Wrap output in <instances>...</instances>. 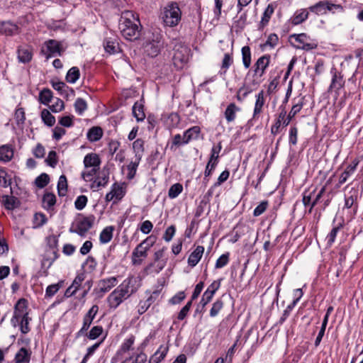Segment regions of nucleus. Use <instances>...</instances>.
<instances>
[{
  "label": "nucleus",
  "instance_id": "nucleus-18",
  "mask_svg": "<svg viewBox=\"0 0 363 363\" xmlns=\"http://www.w3.org/2000/svg\"><path fill=\"white\" fill-rule=\"evenodd\" d=\"M122 288L127 291L130 295L135 294L140 286V280L139 277L131 276L125 279L121 284Z\"/></svg>",
  "mask_w": 363,
  "mask_h": 363
},
{
  "label": "nucleus",
  "instance_id": "nucleus-1",
  "mask_svg": "<svg viewBox=\"0 0 363 363\" xmlns=\"http://www.w3.org/2000/svg\"><path fill=\"white\" fill-rule=\"evenodd\" d=\"M140 28L141 25L138 15L131 11H125L122 13L119 28L125 39L134 40L139 38Z\"/></svg>",
  "mask_w": 363,
  "mask_h": 363
},
{
  "label": "nucleus",
  "instance_id": "nucleus-14",
  "mask_svg": "<svg viewBox=\"0 0 363 363\" xmlns=\"http://www.w3.org/2000/svg\"><path fill=\"white\" fill-rule=\"evenodd\" d=\"M118 283V279L115 277L101 279L98 283L97 288L94 289V292L99 297H101L105 293L109 291Z\"/></svg>",
  "mask_w": 363,
  "mask_h": 363
},
{
  "label": "nucleus",
  "instance_id": "nucleus-37",
  "mask_svg": "<svg viewBox=\"0 0 363 363\" xmlns=\"http://www.w3.org/2000/svg\"><path fill=\"white\" fill-rule=\"evenodd\" d=\"M43 206L46 210L52 209L56 203V196L53 193L46 192L42 199Z\"/></svg>",
  "mask_w": 363,
  "mask_h": 363
},
{
  "label": "nucleus",
  "instance_id": "nucleus-34",
  "mask_svg": "<svg viewBox=\"0 0 363 363\" xmlns=\"http://www.w3.org/2000/svg\"><path fill=\"white\" fill-rule=\"evenodd\" d=\"M51 84H52V88L55 90L57 91L60 95H63V94L65 93V90L68 91H70V94H71L72 96H74L75 95L74 90L72 88L68 86L63 82H61V81L55 82L54 80H52L51 81Z\"/></svg>",
  "mask_w": 363,
  "mask_h": 363
},
{
  "label": "nucleus",
  "instance_id": "nucleus-2",
  "mask_svg": "<svg viewBox=\"0 0 363 363\" xmlns=\"http://www.w3.org/2000/svg\"><path fill=\"white\" fill-rule=\"evenodd\" d=\"M170 46L172 48L174 54L172 62L177 69H182L189 60L190 50L180 40L173 39Z\"/></svg>",
  "mask_w": 363,
  "mask_h": 363
},
{
  "label": "nucleus",
  "instance_id": "nucleus-39",
  "mask_svg": "<svg viewBox=\"0 0 363 363\" xmlns=\"http://www.w3.org/2000/svg\"><path fill=\"white\" fill-rule=\"evenodd\" d=\"M115 228L113 226H107L103 229L99 235L100 242L106 244L110 242L113 238V233Z\"/></svg>",
  "mask_w": 363,
  "mask_h": 363
},
{
  "label": "nucleus",
  "instance_id": "nucleus-10",
  "mask_svg": "<svg viewBox=\"0 0 363 363\" xmlns=\"http://www.w3.org/2000/svg\"><path fill=\"white\" fill-rule=\"evenodd\" d=\"M330 74H332V79L328 91H334L336 95H339L340 90L345 86V84L344 75L334 67L331 68Z\"/></svg>",
  "mask_w": 363,
  "mask_h": 363
},
{
  "label": "nucleus",
  "instance_id": "nucleus-19",
  "mask_svg": "<svg viewBox=\"0 0 363 363\" xmlns=\"http://www.w3.org/2000/svg\"><path fill=\"white\" fill-rule=\"evenodd\" d=\"M256 101L253 111L252 118L248 121V124L259 118L262 112L263 106L265 103L264 91L261 90L256 96Z\"/></svg>",
  "mask_w": 363,
  "mask_h": 363
},
{
  "label": "nucleus",
  "instance_id": "nucleus-52",
  "mask_svg": "<svg viewBox=\"0 0 363 363\" xmlns=\"http://www.w3.org/2000/svg\"><path fill=\"white\" fill-rule=\"evenodd\" d=\"M50 180V179L48 174L42 173L35 178L34 184L38 188L43 189L49 184Z\"/></svg>",
  "mask_w": 363,
  "mask_h": 363
},
{
  "label": "nucleus",
  "instance_id": "nucleus-11",
  "mask_svg": "<svg viewBox=\"0 0 363 363\" xmlns=\"http://www.w3.org/2000/svg\"><path fill=\"white\" fill-rule=\"evenodd\" d=\"M47 240V245L48 247L52 250V254L53 255L52 257H47L44 258L42 261V267H43L46 262H48V266L47 267V269L50 267V266L52 264L54 261L57 259L59 257L58 255V250H57V245H58V238L55 235H50L46 238Z\"/></svg>",
  "mask_w": 363,
  "mask_h": 363
},
{
  "label": "nucleus",
  "instance_id": "nucleus-46",
  "mask_svg": "<svg viewBox=\"0 0 363 363\" xmlns=\"http://www.w3.org/2000/svg\"><path fill=\"white\" fill-rule=\"evenodd\" d=\"M140 160L141 155L139 154L138 158H136L135 161L134 162H130V163L127 166V169L128 171L127 174L128 179L131 180L135 177Z\"/></svg>",
  "mask_w": 363,
  "mask_h": 363
},
{
  "label": "nucleus",
  "instance_id": "nucleus-27",
  "mask_svg": "<svg viewBox=\"0 0 363 363\" xmlns=\"http://www.w3.org/2000/svg\"><path fill=\"white\" fill-rule=\"evenodd\" d=\"M109 180V173L108 169L106 170L105 168L99 173V174L96 177V179L94 181L91 188H100L104 187L107 185Z\"/></svg>",
  "mask_w": 363,
  "mask_h": 363
},
{
  "label": "nucleus",
  "instance_id": "nucleus-44",
  "mask_svg": "<svg viewBox=\"0 0 363 363\" xmlns=\"http://www.w3.org/2000/svg\"><path fill=\"white\" fill-rule=\"evenodd\" d=\"M132 111L137 121H143L145 118L144 106L143 104L135 102L133 106Z\"/></svg>",
  "mask_w": 363,
  "mask_h": 363
},
{
  "label": "nucleus",
  "instance_id": "nucleus-32",
  "mask_svg": "<svg viewBox=\"0 0 363 363\" xmlns=\"http://www.w3.org/2000/svg\"><path fill=\"white\" fill-rule=\"evenodd\" d=\"M240 108L235 104L230 103L226 108L224 116L228 123L235 121L237 112L240 111Z\"/></svg>",
  "mask_w": 363,
  "mask_h": 363
},
{
  "label": "nucleus",
  "instance_id": "nucleus-60",
  "mask_svg": "<svg viewBox=\"0 0 363 363\" xmlns=\"http://www.w3.org/2000/svg\"><path fill=\"white\" fill-rule=\"evenodd\" d=\"M325 186H323L317 194H315L314 197L312 199V203L311 205V208L308 209V213H311L312 212L313 208L315 206V205L320 201V199L324 196L325 193Z\"/></svg>",
  "mask_w": 363,
  "mask_h": 363
},
{
  "label": "nucleus",
  "instance_id": "nucleus-61",
  "mask_svg": "<svg viewBox=\"0 0 363 363\" xmlns=\"http://www.w3.org/2000/svg\"><path fill=\"white\" fill-rule=\"evenodd\" d=\"M133 148L135 152V157L138 158V155L140 154L142 155L145 150L144 140L141 138L135 140L133 143Z\"/></svg>",
  "mask_w": 363,
  "mask_h": 363
},
{
  "label": "nucleus",
  "instance_id": "nucleus-21",
  "mask_svg": "<svg viewBox=\"0 0 363 363\" xmlns=\"http://www.w3.org/2000/svg\"><path fill=\"white\" fill-rule=\"evenodd\" d=\"M17 55L20 62L28 63L33 58V48L28 45H20L17 48Z\"/></svg>",
  "mask_w": 363,
  "mask_h": 363
},
{
  "label": "nucleus",
  "instance_id": "nucleus-58",
  "mask_svg": "<svg viewBox=\"0 0 363 363\" xmlns=\"http://www.w3.org/2000/svg\"><path fill=\"white\" fill-rule=\"evenodd\" d=\"M147 361V355L140 352L137 354L134 357L133 356L126 358L123 362V363H145Z\"/></svg>",
  "mask_w": 363,
  "mask_h": 363
},
{
  "label": "nucleus",
  "instance_id": "nucleus-30",
  "mask_svg": "<svg viewBox=\"0 0 363 363\" xmlns=\"http://www.w3.org/2000/svg\"><path fill=\"white\" fill-rule=\"evenodd\" d=\"M32 352L26 347H21L16 354L14 361L16 363H29Z\"/></svg>",
  "mask_w": 363,
  "mask_h": 363
},
{
  "label": "nucleus",
  "instance_id": "nucleus-43",
  "mask_svg": "<svg viewBox=\"0 0 363 363\" xmlns=\"http://www.w3.org/2000/svg\"><path fill=\"white\" fill-rule=\"evenodd\" d=\"M18 29V26L11 22H4L1 26V32L9 36L16 34Z\"/></svg>",
  "mask_w": 363,
  "mask_h": 363
},
{
  "label": "nucleus",
  "instance_id": "nucleus-29",
  "mask_svg": "<svg viewBox=\"0 0 363 363\" xmlns=\"http://www.w3.org/2000/svg\"><path fill=\"white\" fill-rule=\"evenodd\" d=\"M84 165L86 168L97 167L99 168L101 164V159L96 153H89L84 158Z\"/></svg>",
  "mask_w": 363,
  "mask_h": 363
},
{
  "label": "nucleus",
  "instance_id": "nucleus-15",
  "mask_svg": "<svg viewBox=\"0 0 363 363\" xmlns=\"http://www.w3.org/2000/svg\"><path fill=\"white\" fill-rule=\"evenodd\" d=\"M305 96H301L297 99V101L293 105L289 114L285 116V119L282 123L283 127H286L295 116L300 112L304 105ZM296 99H294V101H296Z\"/></svg>",
  "mask_w": 363,
  "mask_h": 363
},
{
  "label": "nucleus",
  "instance_id": "nucleus-47",
  "mask_svg": "<svg viewBox=\"0 0 363 363\" xmlns=\"http://www.w3.org/2000/svg\"><path fill=\"white\" fill-rule=\"evenodd\" d=\"M57 193L60 197L66 196L67 193V180L65 175L60 177L57 183Z\"/></svg>",
  "mask_w": 363,
  "mask_h": 363
},
{
  "label": "nucleus",
  "instance_id": "nucleus-56",
  "mask_svg": "<svg viewBox=\"0 0 363 363\" xmlns=\"http://www.w3.org/2000/svg\"><path fill=\"white\" fill-rule=\"evenodd\" d=\"M224 302L222 298H218L212 305V307L210 310V316L216 317L218 315L220 310L223 308Z\"/></svg>",
  "mask_w": 363,
  "mask_h": 363
},
{
  "label": "nucleus",
  "instance_id": "nucleus-38",
  "mask_svg": "<svg viewBox=\"0 0 363 363\" xmlns=\"http://www.w3.org/2000/svg\"><path fill=\"white\" fill-rule=\"evenodd\" d=\"M274 11V6L272 4H269L263 13V15H262V19H261V21L259 23V29H262L264 27H265L268 24Z\"/></svg>",
  "mask_w": 363,
  "mask_h": 363
},
{
  "label": "nucleus",
  "instance_id": "nucleus-63",
  "mask_svg": "<svg viewBox=\"0 0 363 363\" xmlns=\"http://www.w3.org/2000/svg\"><path fill=\"white\" fill-rule=\"evenodd\" d=\"M45 162L50 167L54 168L57 165L58 162V157L57 152L54 150H51L49 152L47 158L45 159Z\"/></svg>",
  "mask_w": 363,
  "mask_h": 363
},
{
  "label": "nucleus",
  "instance_id": "nucleus-28",
  "mask_svg": "<svg viewBox=\"0 0 363 363\" xmlns=\"http://www.w3.org/2000/svg\"><path fill=\"white\" fill-rule=\"evenodd\" d=\"M309 13L306 9L296 10L291 18L292 25L297 26L304 22L308 18Z\"/></svg>",
  "mask_w": 363,
  "mask_h": 363
},
{
  "label": "nucleus",
  "instance_id": "nucleus-4",
  "mask_svg": "<svg viewBox=\"0 0 363 363\" xmlns=\"http://www.w3.org/2000/svg\"><path fill=\"white\" fill-rule=\"evenodd\" d=\"M309 11L316 15L326 14L328 12H344V6L339 4H335L330 0L320 1L308 8Z\"/></svg>",
  "mask_w": 363,
  "mask_h": 363
},
{
  "label": "nucleus",
  "instance_id": "nucleus-54",
  "mask_svg": "<svg viewBox=\"0 0 363 363\" xmlns=\"http://www.w3.org/2000/svg\"><path fill=\"white\" fill-rule=\"evenodd\" d=\"M233 63V50H231L230 53H225L224 55L223 59L222 60L221 70H223V73H225L227 70L230 68V67Z\"/></svg>",
  "mask_w": 363,
  "mask_h": 363
},
{
  "label": "nucleus",
  "instance_id": "nucleus-40",
  "mask_svg": "<svg viewBox=\"0 0 363 363\" xmlns=\"http://www.w3.org/2000/svg\"><path fill=\"white\" fill-rule=\"evenodd\" d=\"M242 61L245 69H248L251 65L252 53L251 49L248 45H245L241 49Z\"/></svg>",
  "mask_w": 363,
  "mask_h": 363
},
{
  "label": "nucleus",
  "instance_id": "nucleus-35",
  "mask_svg": "<svg viewBox=\"0 0 363 363\" xmlns=\"http://www.w3.org/2000/svg\"><path fill=\"white\" fill-rule=\"evenodd\" d=\"M13 156V150L11 145H4L0 146V161L9 162Z\"/></svg>",
  "mask_w": 363,
  "mask_h": 363
},
{
  "label": "nucleus",
  "instance_id": "nucleus-62",
  "mask_svg": "<svg viewBox=\"0 0 363 363\" xmlns=\"http://www.w3.org/2000/svg\"><path fill=\"white\" fill-rule=\"evenodd\" d=\"M230 253L226 252L218 257L216 262L215 268L220 269L226 266L229 262Z\"/></svg>",
  "mask_w": 363,
  "mask_h": 363
},
{
  "label": "nucleus",
  "instance_id": "nucleus-7",
  "mask_svg": "<svg viewBox=\"0 0 363 363\" xmlns=\"http://www.w3.org/2000/svg\"><path fill=\"white\" fill-rule=\"evenodd\" d=\"M65 51V48L62 47L60 41L49 39L44 43L40 53L43 55L46 59H49L55 56H62Z\"/></svg>",
  "mask_w": 363,
  "mask_h": 363
},
{
  "label": "nucleus",
  "instance_id": "nucleus-26",
  "mask_svg": "<svg viewBox=\"0 0 363 363\" xmlns=\"http://www.w3.org/2000/svg\"><path fill=\"white\" fill-rule=\"evenodd\" d=\"M162 45L163 43L158 40V38H157L156 41L153 40L152 42L146 44L145 52L150 57H155L160 52Z\"/></svg>",
  "mask_w": 363,
  "mask_h": 363
},
{
  "label": "nucleus",
  "instance_id": "nucleus-36",
  "mask_svg": "<svg viewBox=\"0 0 363 363\" xmlns=\"http://www.w3.org/2000/svg\"><path fill=\"white\" fill-rule=\"evenodd\" d=\"M297 292H299V297L295 298L291 303H290L286 308L284 311L282 316L280 318V323H282L286 320V319L289 316L291 311L294 309L295 306L299 301L300 298L302 297L303 292L301 289H297Z\"/></svg>",
  "mask_w": 363,
  "mask_h": 363
},
{
  "label": "nucleus",
  "instance_id": "nucleus-55",
  "mask_svg": "<svg viewBox=\"0 0 363 363\" xmlns=\"http://www.w3.org/2000/svg\"><path fill=\"white\" fill-rule=\"evenodd\" d=\"M342 225L341 224L334 227L331 231L328 233V235L326 237V242L327 246L330 247L334 243L335 238L337 237V234L339 232V230L341 229Z\"/></svg>",
  "mask_w": 363,
  "mask_h": 363
},
{
  "label": "nucleus",
  "instance_id": "nucleus-51",
  "mask_svg": "<svg viewBox=\"0 0 363 363\" xmlns=\"http://www.w3.org/2000/svg\"><path fill=\"white\" fill-rule=\"evenodd\" d=\"M52 96V92L50 89H43L39 94V101L44 105H48Z\"/></svg>",
  "mask_w": 363,
  "mask_h": 363
},
{
  "label": "nucleus",
  "instance_id": "nucleus-5",
  "mask_svg": "<svg viewBox=\"0 0 363 363\" xmlns=\"http://www.w3.org/2000/svg\"><path fill=\"white\" fill-rule=\"evenodd\" d=\"M182 12L176 2H171L164 9L162 19L165 26L173 27L181 21Z\"/></svg>",
  "mask_w": 363,
  "mask_h": 363
},
{
  "label": "nucleus",
  "instance_id": "nucleus-20",
  "mask_svg": "<svg viewBox=\"0 0 363 363\" xmlns=\"http://www.w3.org/2000/svg\"><path fill=\"white\" fill-rule=\"evenodd\" d=\"M147 250L140 243L138 244L133 250L131 256V261L133 265H140L143 262V258L147 256Z\"/></svg>",
  "mask_w": 363,
  "mask_h": 363
},
{
  "label": "nucleus",
  "instance_id": "nucleus-13",
  "mask_svg": "<svg viewBox=\"0 0 363 363\" xmlns=\"http://www.w3.org/2000/svg\"><path fill=\"white\" fill-rule=\"evenodd\" d=\"M162 284L157 286V288L152 292V294H150V296L145 301L140 302L138 308L139 314L142 315L144 313H145L152 303H154L156 301L159 300V297L162 290Z\"/></svg>",
  "mask_w": 363,
  "mask_h": 363
},
{
  "label": "nucleus",
  "instance_id": "nucleus-6",
  "mask_svg": "<svg viewBox=\"0 0 363 363\" xmlns=\"http://www.w3.org/2000/svg\"><path fill=\"white\" fill-rule=\"evenodd\" d=\"M222 280V278L215 280L208 286L194 311V316H196L197 313H202L205 306L211 301L214 294L219 289Z\"/></svg>",
  "mask_w": 363,
  "mask_h": 363
},
{
  "label": "nucleus",
  "instance_id": "nucleus-31",
  "mask_svg": "<svg viewBox=\"0 0 363 363\" xmlns=\"http://www.w3.org/2000/svg\"><path fill=\"white\" fill-rule=\"evenodd\" d=\"M201 133L199 126H193L184 133V143H189L191 140H197Z\"/></svg>",
  "mask_w": 363,
  "mask_h": 363
},
{
  "label": "nucleus",
  "instance_id": "nucleus-16",
  "mask_svg": "<svg viewBox=\"0 0 363 363\" xmlns=\"http://www.w3.org/2000/svg\"><path fill=\"white\" fill-rule=\"evenodd\" d=\"M290 38H294L296 42L301 45V46H298L299 48L306 51L315 49L318 46L317 43L315 42L308 43L307 40L309 39V36L303 33L291 35Z\"/></svg>",
  "mask_w": 363,
  "mask_h": 363
},
{
  "label": "nucleus",
  "instance_id": "nucleus-8",
  "mask_svg": "<svg viewBox=\"0 0 363 363\" xmlns=\"http://www.w3.org/2000/svg\"><path fill=\"white\" fill-rule=\"evenodd\" d=\"M130 294H128L125 289L122 288L121 284L114 289L108 296L107 301L111 308L116 309L124 299L128 298Z\"/></svg>",
  "mask_w": 363,
  "mask_h": 363
},
{
  "label": "nucleus",
  "instance_id": "nucleus-41",
  "mask_svg": "<svg viewBox=\"0 0 363 363\" xmlns=\"http://www.w3.org/2000/svg\"><path fill=\"white\" fill-rule=\"evenodd\" d=\"M166 247H163L162 249L156 251L154 254V262L150 263L148 265L145 267L144 269V272L146 274H150L151 273V269L155 267L156 262L161 261L162 259V257H164V251L166 250Z\"/></svg>",
  "mask_w": 363,
  "mask_h": 363
},
{
  "label": "nucleus",
  "instance_id": "nucleus-42",
  "mask_svg": "<svg viewBox=\"0 0 363 363\" xmlns=\"http://www.w3.org/2000/svg\"><path fill=\"white\" fill-rule=\"evenodd\" d=\"M316 192V188L311 189V188L306 189L302 194V202L305 207L311 208L312 199Z\"/></svg>",
  "mask_w": 363,
  "mask_h": 363
},
{
  "label": "nucleus",
  "instance_id": "nucleus-25",
  "mask_svg": "<svg viewBox=\"0 0 363 363\" xmlns=\"http://www.w3.org/2000/svg\"><path fill=\"white\" fill-rule=\"evenodd\" d=\"M204 250V247L201 245H198L196 247L188 258L187 262L189 266L194 267L199 263L203 255Z\"/></svg>",
  "mask_w": 363,
  "mask_h": 363
},
{
  "label": "nucleus",
  "instance_id": "nucleus-24",
  "mask_svg": "<svg viewBox=\"0 0 363 363\" xmlns=\"http://www.w3.org/2000/svg\"><path fill=\"white\" fill-rule=\"evenodd\" d=\"M1 203L4 208L9 211H13L21 206L20 200L14 196H2Z\"/></svg>",
  "mask_w": 363,
  "mask_h": 363
},
{
  "label": "nucleus",
  "instance_id": "nucleus-45",
  "mask_svg": "<svg viewBox=\"0 0 363 363\" xmlns=\"http://www.w3.org/2000/svg\"><path fill=\"white\" fill-rule=\"evenodd\" d=\"M79 69L77 67H72L68 70L65 79L68 83L74 84L79 79Z\"/></svg>",
  "mask_w": 363,
  "mask_h": 363
},
{
  "label": "nucleus",
  "instance_id": "nucleus-64",
  "mask_svg": "<svg viewBox=\"0 0 363 363\" xmlns=\"http://www.w3.org/2000/svg\"><path fill=\"white\" fill-rule=\"evenodd\" d=\"M111 191H113V194L117 200H121L125 194L123 188L117 183L113 184Z\"/></svg>",
  "mask_w": 363,
  "mask_h": 363
},
{
  "label": "nucleus",
  "instance_id": "nucleus-9",
  "mask_svg": "<svg viewBox=\"0 0 363 363\" xmlns=\"http://www.w3.org/2000/svg\"><path fill=\"white\" fill-rule=\"evenodd\" d=\"M28 315V301L26 298H20L14 306L13 315L11 318V323L16 326V323H19L21 318Z\"/></svg>",
  "mask_w": 363,
  "mask_h": 363
},
{
  "label": "nucleus",
  "instance_id": "nucleus-23",
  "mask_svg": "<svg viewBox=\"0 0 363 363\" xmlns=\"http://www.w3.org/2000/svg\"><path fill=\"white\" fill-rule=\"evenodd\" d=\"M357 196L358 190L352 188L350 191L348 195L345 196L344 207L346 208H351L353 207V211L356 213L357 210Z\"/></svg>",
  "mask_w": 363,
  "mask_h": 363
},
{
  "label": "nucleus",
  "instance_id": "nucleus-3",
  "mask_svg": "<svg viewBox=\"0 0 363 363\" xmlns=\"http://www.w3.org/2000/svg\"><path fill=\"white\" fill-rule=\"evenodd\" d=\"M81 218L72 223L69 229V233H76L81 237H85L87 232L93 227L95 216L93 214L87 216L79 214Z\"/></svg>",
  "mask_w": 363,
  "mask_h": 363
},
{
  "label": "nucleus",
  "instance_id": "nucleus-57",
  "mask_svg": "<svg viewBox=\"0 0 363 363\" xmlns=\"http://www.w3.org/2000/svg\"><path fill=\"white\" fill-rule=\"evenodd\" d=\"M183 186L180 183H176L172 185L168 191V196L170 199H175L182 191Z\"/></svg>",
  "mask_w": 363,
  "mask_h": 363
},
{
  "label": "nucleus",
  "instance_id": "nucleus-17",
  "mask_svg": "<svg viewBox=\"0 0 363 363\" xmlns=\"http://www.w3.org/2000/svg\"><path fill=\"white\" fill-rule=\"evenodd\" d=\"M359 163V159L354 158L351 162V164L347 166L344 172L340 174L339 177L338 184L336 185L337 188H340L341 185L345 184L348 179V178L354 174Z\"/></svg>",
  "mask_w": 363,
  "mask_h": 363
},
{
  "label": "nucleus",
  "instance_id": "nucleus-49",
  "mask_svg": "<svg viewBox=\"0 0 363 363\" xmlns=\"http://www.w3.org/2000/svg\"><path fill=\"white\" fill-rule=\"evenodd\" d=\"M118 43L111 38H105L104 40V47L106 52L114 54L117 51Z\"/></svg>",
  "mask_w": 363,
  "mask_h": 363
},
{
  "label": "nucleus",
  "instance_id": "nucleus-59",
  "mask_svg": "<svg viewBox=\"0 0 363 363\" xmlns=\"http://www.w3.org/2000/svg\"><path fill=\"white\" fill-rule=\"evenodd\" d=\"M31 320V318L28 315L21 318L19 323H17L20 325L21 332L23 334H27L30 332V328L29 327V322Z\"/></svg>",
  "mask_w": 363,
  "mask_h": 363
},
{
  "label": "nucleus",
  "instance_id": "nucleus-33",
  "mask_svg": "<svg viewBox=\"0 0 363 363\" xmlns=\"http://www.w3.org/2000/svg\"><path fill=\"white\" fill-rule=\"evenodd\" d=\"M103 133V130L101 127L94 126L88 130L86 137L90 142H96L102 138Z\"/></svg>",
  "mask_w": 363,
  "mask_h": 363
},
{
  "label": "nucleus",
  "instance_id": "nucleus-48",
  "mask_svg": "<svg viewBox=\"0 0 363 363\" xmlns=\"http://www.w3.org/2000/svg\"><path fill=\"white\" fill-rule=\"evenodd\" d=\"M41 119L48 127H52L55 123V118L48 109H43L40 113Z\"/></svg>",
  "mask_w": 363,
  "mask_h": 363
},
{
  "label": "nucleus",
  "instance_id": "nucleus-12",
  "mask_svg": "<svg viewBox=\"0 0 363 363\" xmlns=\"http://www.w3.org/2000/svg\"><path fill=\"white\" fill-rule=\"evenodd\" d=\"M271 56L269 54L259 57L252 67L253 77H262L269 65Z\"/></svg>",
  "mask_w": 363,
  "mask_h": 363
},
{
  "label": "nucleus",
  "instance_id": "nucleus-50",
  "mask_svg": "<svg viewBox=\"0 0 363 363\" xmlns=\"http://www.w3.org/2000/svg\"><path fill=\"white\" fill-rule=\"evenodd\" d=\"M74 107L76 113L78 115L82 116L88 108V105L84 99L77 98L74 104Z\"/></svg>",
  "mask_w": 363,
  "mask_h": 363
},
{
  "label": "nucleus",
  "instance_id": "nucleus-53",
  "mask_svg": "<svg viewBox=\"0 0 363 363\" xmlns=\"http://www.w3.org/2000/svg\"><path fill=\"white\" fill-rule=\"evenodd\" d=\"M103 331L104 329L101 325H96L89 332L86 331V334H84L83 336L87 337L89 340H96L103 333Z\"/></svg>",
  "mask_w": 363,
  "mask_h": 363
},
{
  "label": "nucleus",
  "instance_id": "nucleus-22",
  "mask_svg": "<svg viewBox=\"0 0 363 363\" xmlns=\"http://www.w3.org/2000/svg\"><path fill=\"white\" fill-rule=\"evenodd\" d=\"M279 113L277 118L275 120L274 123L271 127V134L274 136L277 135L280 132L281 126H283L282 123L285 119L286 115V106L281 105L279 107Z\"/></svg>",
  "mask_w": 363,
  "mask_h": 363
}]
</instances>
